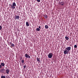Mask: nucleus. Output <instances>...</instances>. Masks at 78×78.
I'll use <instances>...</instances> for the list:
<instances>
[{
  "label": "nucleus",
  "instance_id": "obj_4",
  "mask_svg": "<svg viewBox=\"0 0 78 78\" xmlns=\"http://www.w3.org/2000/svg\"><path fill=\"white\" fill-rule=\"evenodd\" d=\"M25 56V57L27 58H31V57H30V55H29L27 54H26Z\"/></svg>",
  "mask_w": 78,
  "mask_h": 78
},
{
  "label": "nucleus",
  "instance_id": "obj_23",
  "mask_svg": "<svg viewBox=\"0 0 78 78\" xmlns=\"http://www.w3.org/2000/svg\"><path fill=\"white\" fill-rule=\"evenodd\" d=\"M2 29V26H0V30H1Z\"/></svg>",
  "mask_w": 78,
  "mask_h": 78
},
{
  "label": "nucleus",
  "instance_id": "obj_13",
  "mask_svg": "<svg viewBox=\"0 0 78 78\" xmlns=\"http://www.w3.org/2000/svg\"><path fill=\"white\" fill-rule=\"evenodd\" d=\"M12 47H15V45H14V44H11L10 47H11V48H12Z\"/></svg>",
  "mask_w": 78,
  "mask_h": 78
},
{
  "label": "nucleus",
  "instance_id": "obj_14",
  "mask_svg": "<svg viewBox=\"0 0 78 78\" xmlns=\"http://www.w3.org/2000/svg\"><path fill=\"white\" fill-rule=\"evenodd\" d=\"M1 65L2 66H3V67L5 66V64L4 63H1Z\"/></svg>",
  "mask_w": 78,
  "mask_h": 78
},
{
  "label": "nucleus",
  "instance_id": "obj_27",
  "mask_svg": "<svg viewBox=\"0 0 78 78\" xmlns=\"http://www.w3.org/2000/svg\"><path fill=\"white\" fill-rule=\"evenodd\" d=\"M39 28H41V26H39Z\"/></svg>",
  "mask_w": 78,
  "mask_h": 78
},
{
  "label": "nucleus",
  "instance_id": "obj_20",
  "mask_svg": "<svg viewBox=\"0 0 78 78\" xmlns=\"http://www.w3.org/2000/svg\"><path fill=\"white\" fill-rule=\"evenodd\" d=\"M26 67H27V65H24L23 66V68L25 69L26 68Z\"/></svg>",
  "mask_w": 78,
  "mask_h": 78
},
{
  "label": "nucleus",
  "instance_id": "obj_9",
  "mask_svg": "<svg viewBox=\"0 0 78 78\" xmlns=\"http://www.w3.org/2000/svg\"><path fill=\"white\" fill-rule=\"evenodd\" d=\"M64 3H64V2H62L60 3V5H61L62 6H63V5H64Z\"/></svg>",
  "mask_w": 78,
  "mask_h": 78
},
{
  "label": "nucleus",
  "instance_id": "obj_5",
  "mask_svg": "<svg viewBox=\"0 0 78 78\" xmlns=\"http://www.w3.org/2000/svg\"><path fill=\"white\" fill-rule=\"evenodd\" d=\"M10 7V9H14L16 8L15 6H14L13 5H11V7Z\"/></svg>",
  "mask_w": 78,
  "mask_h": 78
},
{
  "label": "nucleus",
  "instance_id": "obj_19",
  "mask_svg": "<svg viewBox=\"0 0 78 78\" xmlns=\"http://www.w3.org/2000/svg\"><path fill=\"white\" fill-rule=\"evenodd\" d=\"M77 48V45H75L74 46V48Z\"/></svg>",
  "mask_w": 78,
  "mask_h": 78
},
{
  "label": "nucleus",
  "instance_id": "obj_30",
  "mask_svg": "<svg viewBox=\"0 0 78 78\" xmlns=\"http://www.w3.org/2000/svg\"><path fill=\"white\" fill-rule=\"evenodd\" d=\"M22 58H21V59H22Z\"/></svg>",
  "mask_w": 78,
  "mask_h": 78
},
{
  "label": "nucleus",
  "instance_id": "obj_18",
  "mask_svg": "<svg viewBox=\"0 0 78 78\" xmlns=\"http://www.w3.org/2000/svg\"><path fill=\"white\" fill-rule=\"evenodd\" d=\"M36 31H40V29L39 28H37L36 29Z\"/></svg>",
  "mask_w": 78,
  "mask_h": 78
},
{
  "label": "nucleus",
  "instance_id": "obj_10",
  "mask_svg": "<svg viewBox=\"0 0 78 78\" xmlns=\"http://www.w3.org/2000/svg\"><path fill=\"white\" fill-rule=\"evenodd\" d=\"M43 16L44 18V19H47V17H48V16L47 15H43Z\"/></svg>",
  "mask_w": 78,
  "mask_h": 78
},
{
  "label": "nucleus",
  "instance_id": "obj_7",
  "mask_svg": "<svg viewBox=\"0 0 78 78\" xmlns=\"http://www.w3.org/2000/svg\"><path fill=\"white\" fill-rule=\"evenodd\" d=\"M10 71L9 69H8V68L6 69V73H7V74H9V72Z\"/></svg>",
  "mask_w": 78,
  "mask_h": 78
},
{
  "label": "nucleus",
  "instance_id": "obj_15",
  "mask_svg": "<svg viewBox=\"0 0 78 78\" xmlns=\"http://www.w3.org/2000/svg\"><path fill=\"white\" fill-rule=\"evenodd\" d=\"M12 5L14 6H16V3L15 2L13 3Z\"/></svg>",
  "mask_w": 78,
  "mask_h": 78
},
{
  "label": "nucleus",
  "instance_id": "obj_11",
  "mask_svg": "<svg viewBox=\"0 0 78 78\" xmlns=\"http://www.w3.org/2000/svg\"><path fill=\"white\" fill-rule=\"evenodd\" d=\"M26 25L27 27H29V26H30V24H29V23H28V22H26Z\"/></svg>",
  "mask_w": 78,
  "mask_h": 78
},
{
  "label": "nucleus",
  "instance_id": "obj_12",
  "mask_svg": "<svg viewBox=\"0 0 78 78\" xmlns=\"http://www.w3.org/2000/svg\"><path fill=\"white\" fill-rule=\"evenodd\" d=\"M37 61H38V62H41V61H40V58H37Z\"/></svg>",
  "mask_w": 78,
  "mask_h": 78
},
{
  "label": "nucleus",
  "instance_id": "obj_2",
  "mask_svg": "<svg viewBox=\"0 0 78 78\" xmlns=\"http://www.w3.org/2000/svg\"><path fill=\"white\" fill-rule=\"evenodd\" d=\"M53 54H52V53H51L49 54V55H48V57L49 58H51Z\"/></svg>",
  "mask_w": 78,
  "mask_h": 78
},
{
  "label": "nucleus",
  "instance_id": "obj_1",
  "mask_svg": "<svg viewBox=\"0 0 78 78\" xmlns=\"http://www.w3.org/2000/svg\"><path fill=\"white\" fill-rule=\"evenodd\" d=\"M69 51H68L66 49H65V50L64 51V53L65 55H66V54H69Z\"/></svg>",
  "mask_w": 78,
  "mask_h": 78
},
{
  "label": "nucleus",
  "instance_id": "obj_29",
  "mask_svg": "<svg viewBox=\"0 0 78 78\" xmlns=\"http://www.w3.org/2000/svg\"><path fill=\"white\" fill-rule=\"evenodd\" d=\"M8 45H9V44H8Z\"/></svg>",
  "mask_w": 78,
  "mask_h": 78
},
{
  "label": "nucleus",
  "instance_id": "obj_22",
  "mask_svg": "<svg viewBox=\"0 0 78 78\" xmlns=\"http://www.w3.org/2000/svg\"><path fill=\"white\" fill-rule=\"evenodd\" d=\"M21 62L22 63H24V60H22L21 61Z\"/></svg>",
  "mask_w": 78,
  "mask_h": 78
},
{
  "label": "nucleus",
  "instance_id": "obj_17",
  "mask_svg": "<svg viewBox=\"0 0 78 78\" xmlns=\"http://www.w3.org/2000/svg\"><path fill=\"white\" fill-rule=\"evenodd\" d=\"M45 27L46 29H48V26L47 25H45Z\"/></svg>",
  "mask_w": 78,
  "mask_h": 78
},
{
  "label": "nucleus",
  "instance_id": "obj_26",
  "mask_svg": "<svg viewBox=\"0 0 78 78\" xmlns=\"http://www.w3.org/2000/svg\"><path fill=\"white\" fill-rule=\"evenodd\" d=\"M10 44L11 45V44H12V43H11V42H10Z\"/></svg>",
  "mask_w": 78,
  "mask_h": 78
},
{
  "label": "nucleus",
  "instance_id": "obj_8",
  "mask_svg": "<svg viewBox=\"0 0 78 78\" xmlns=\"http://www.w3.org/2000/svg\"><path fill=\"white\" fill-rule=\"evenodd\" d=\"M20 17V16H16L15 17V19L16 20V19H17H17L19 20V18Z\"/></svg>",
  "mask_w": 78,
  "mask_h": 78
},
{
  "label": "nucleus",
  "instance_id": "obj_16",
  "mask_svg": "<svg viewBox=\"0 0 78 78\" xmlns=\"http://www.w3.org/2000/svg\"><path fill=\"white\" fill-rule=\"evenodd\" d=\"M65 39L66 40H68L69 39V38L67 37H65Z\"/></svg>",
  "mask_w": 78,
  "mask_h": 78
},
{
  "label": "nucleus",
  "instance_id": "obj_6",
  "mask_svg": "<svg viewBox=\"0 0 78 78\" xmlns=\"http://www.w3.org/2000/svg\"><path fill=\"white\" fill-rule=\"evenodd\" d=\"M66 49L68 51H69L71 49V47H69L66 48Z\"/></svg>",
  "mask_w": 78,
  "mask_h": 78
},
{
  "label": "nucleus",
  "instance_id": "obj_3",
  "mask_svg": "<svg viewBox=\"0 0 78 78\" xmlns=\"http://www.w3.org/2000/svg\"><path fill=\"white\" fill-rule=\"evenodd\" d=\"M5 69H2L0 70V72H1V73H5Z\"/></svg>",
  "mask_w": 78,
  "mask_h": 78
},
{
  "label": "nucleus",
  "instance_id": "obj_25",
  "mask_svg": "<svg viewBox=\"0 0 78 78\" xmlns=\"http://www.w3.org/2000/svg\"><path fill=\"white\" fill-rule=\"evenodd\" d=\"M2 68V66H1V65H0V69H1Z\"/></svg>",
  "mask_w": 78,
  "mask_h": 78
},
{
  "label": "nucleus",
  "instance_id": "obj_28",
  "mask_svg": "<svg viewBox=\"0 0 78 78\" xmlns=\"http://www.w3.org/2000/svg\"><path fill=\"white\" fill-rule=\"evenodd\" d=\"M5 68H7V67H6Z\"/></svg>",
  "mask_w": 78,
  "mask_h": 78
},
{
  "label": "nucleus",
  "instance_id": "obj_24",
  "mask_svg": "<svg viewBox=\"0 0 78 78\" xmlns=\"http://www.w3.org/2000/svg\"><path fill=\"white\" fill-rule=\"evenodd\" d=\"M37 1L38 2H41V0H37Z\"/></svg>",
  "mask_w": 78,
  "mask_h": 78
},
{
  "label": "nucleus",
  "instance_id": "obj_21",
  "mask_svg": "<svg viewBox=\"0 0 78 78\" xmlns=\"http://www.w3.org/2000/svg\"><path fill=\"white\" fill-rule=\"evenodd\" d=\"M5 76H2L1 77V78H5Z\"/></svg>",
  "mask_w": 78,
  "mask_h": 78
}]
</instances>
